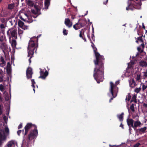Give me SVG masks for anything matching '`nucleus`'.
Returning a JSON list of instances; mask_svg holds the SVG:
<instances>
[{
  "label": "nucleus",
  "mask_w": 147,
  "mask_h": 147,
  "mask_svg": "<svg viewBox=\"0 0 147 147\" xmlns=\"http://www.w3.org/2000/svg\"><path fill=\"white\" fill-rule=\"evenodd\" d=\"M91 43L92 44L91 46L93 49L96 57V59L94 61L95 67L94 69L93 77L97 83H99L98 80L102 81V78L104 76L105 58L103 56L100 55L97 52V49L94 44L92 42Z\"/></svg>",
  "instance_id": "f257e3e1"
},
{
  "label": "nucleus",
  "mask_w": 147,
  "mask_h": 147,
  "mask_svg": "<svg viewBox=\"0 0 147 147\" xmlns=\"http://www.w3.org/2000/svg\"><path fill=\"white\" fill-rule=\"evenodd\" d=\"M38 135L37 126H35V127L33 130L30 131L28 136L26 135L24 140L27 142V147H31L32 144V140L35 139Z\"/></svg>",
  "instance_id": "f03ea898"
},
{
  "label": "nucleus",
  "mask_w": 147,
  "mask_h": 147,
  "mask_svg": "<svg viewBox=\"0 0 147 147\" xmlns=\"http://www.w3.org/2000/svg\"><path fill=\"white\" fill-rule=\"evenodd\" d=\"M32 38L30 40L28 47V54L27 56L28 57H30V58L28 59L30 64L31 62V59L33 57V55L34 54V51L36 49V46L34 40H32Z\"/></svg>",
  "instance_id": "7ed1b4c3"
},
{
  "label": "nucleus",
  "mask_w": 147,
  "mask_h": 147,
  "mask_svg": "<svg viewBox=\"0 0 147 147\" xmlns=\"http://www.w3.org/2000/svg\"><path fill=\"white\" fill-rule=\"evenodd\" d=\"M7 34L10 38L12 37L16 39L17 38V29L16 28H12L9 29L7 31Z\"/></svg>",
  "instance_id": "20e7f679"
},
{
  "label": "nucleus",
  "mask_w": 147,
  "mask_h": 147,
  "mask_svg": "<svg viewBox=\"0 0 147 147\" xmlns=\"http://www.w3.org/2000/svg\"><path fill=\"white\" fill-rule=\"evenodd\" d=\"M110 91L111 93L112 97H111L109 99V101H111L114 98H115L117 96V91L116 90H114V89L115 87V85L113 84V83L111 82H110Z\"/></svg>",
  "instance_id": "39448f33"
},
{
  "label": "nucleus",
  "mask_w": 147,
  "mask_h": 147,
  "mask_svg": "<svg viewBox=\"0 0 147 147\" xmlns=\"http://www.w3.org/2000/svg\"><path fill=\"white\" fill-rule=\"evenodd\" d=\"M127 4L128 6L126 7L127 10L133 11L135 9L134 6H136V3L133 0H128Z\"/></svg>",
  "instance_id": "423d86ee"
},
{
  "label": "nucleus",
  "mask_w": 147,
  "mask_h": 147,
  "mask_svg": "<svg viewBox=\"0 0 147 147\" xmlns=\"http://www.w3.org/2000/svg\"><path fill=\"white\" fill-rule=\"evenodd\" d=\"M4 40V38L3 35L0 36V49H2L4 52L7 48V45L3 42Z\"/></svg>",
  "instance_id": "0eeeda50"
},
{
  "label": "nucleus",
  "mask_w": 147,
  "mask_h": 147,
  "mask_svg": "<svg viewBox=\"0 0 147 147\" xmlns=\"http://www.w3.org/2000/svg\"><path fill=\"white\" fill-rule=\"evenodd\" d=\"M35 126H36L35 125L31 123H27L24 128L25 129L24 137H25L26 135L27 134L30 129L32 127L35 128Z\"/></svg>",
  "instance_id": "6e6552de"
},
{
  "label": "nucleus",
  "mask_w": 147,
  "mask_h": 147,
  "mask_svg": "<svg viewBox=\"0 0 147 147\" xmlns=\"http://www.w3.org/2000/svg\"><path fill=\"white\" fill-rule=\"evenodd\" d=\"M26 73L27 78L28 79L31 78L33 74L32 68L30 67H28L26 71Z\"/></svg>",
  "instance_id": "1a4fd4ad"
},
{
  "label": "nucleus",
  "mask_w": 147,
  "mask_h": 147,
  "mask_svg": "<svg viewBox=\"0 0 147 147\" xmlns=\"http://www.w3.org/2000/svg\"><path fill=\"white\" fill-rule=\"evenodd\" d=\"M40 73V76L39 77V78H41L42 79H45L48 75V72L46 70L44 72V71L41 69Z\"/></svg>",
  "instance_id": "9d476101"
},
{
  "label": "nucleus",
  "mask_w": 147,
  "mask_h": 147,
  "mask_svg": "<svg viewBox=\"0 0 147 147\" xmlns=\"http://www.w3.org/2000/svg\"><path fill=\"white\" fill-rule=\"evenodd\" d=\"M18 25L19 26L24 30L27 29L28 27L24 26V23L20 20H19L18 21Z\"/></svg>",
  "instance_id": "9b49d317"
},
{
  "label": "nucleus",
  "mask_w": 147,
  "mask_h": 147,
  "mask_svg": "<svg viewBox=\"0 0 147 147\" xmlns=\"http://www.w3.org/2000/svg\"><path fill=\"white\" fill-rule=\"evenodd\" d=\"M65 24L69 28L71 27L72 25L71 22L69 18H66L65 20Z\"/></svg>",
  "instance_id": "f8f14e48"
},
{
  "label": "nucleus",
  "mask_w": 147,
  "mask_h": 147,
  "mask_svg": "<svg viewBox=\"0 0 147 147\" xmlns=\"http://www.w3.org/2000/svg\"><path fill=\"white\" fill-rule=\"evenodd\" d=\"M78 23L81 28L85 26L86 24V20H79Z\"/></svg>",
  "instance_id": "ddd939ff"
},
{
  "label": "nucleus",
  "mask_w": 147,
  "mask_h": 147,
  "mask_svg": "<svg viewBox=\"0 0 147 147\" xmlns=\"http://www.w3.org/2000/svg\"><path fill=\"white\" fill-rule=\"evenodd\" d=\"M134 120L132 119H128L127 120V122L128 125L129 126L131 125L132 127H133Z\"/></svg>",
  "instance_id": "4468645a"
},
{
  "label": "nucleus",
  "mask_w": 147,
  "mask_h": 147,
  "mask_svg": "<svg viewBox=\"0 0 147 147\" xmlns=\"http://www.w3.org/2000/svg\"><path fill=\"white\" fill-rule=\"evenodd\" d=\"M15 143L14 141H11L7 143V147H15Z\"/></svg>",
  "instance_id": "2eb2a0df"
},
{
  "label": "nucleus",
  "mask_w": 147,
  "mask_h": 147,
  "mask_svg": "<svg viewBox=\"0 0 147 147\" xmlns=\"http://www.w3.org/2000/svg\"><path fill=\"white\" fill-rule=\"evenodd\" d=\"M4 76V74L3 71L0 69V82H2L3 81V78Z\"/></svg>",
  "instance_id": "dca6fc26"
},
{
  "label": "nucleus",
  "mask_w": 147,
  "mask_h": 147,
  "mask_svg": "<svg viewBox=\"0 0 147 147\" xmlns=\"http://www.w3.org/2000/svg\"><path fill=\"white\" fill-rule=\"evenodd\" d=\"M11 98V94L10 93L9 94L8 93H6L5 95V101H9L10 100Z\"/></svg>",
  "instance_id": "f3484780"
},
{
  "label": "nucleus",
  "mask_w": 147,
  "mask_h": 147,
  "mask_svg": "<svg viewBox=\"0 0 147 147\" xmlns=\"http://www.w3.org/2000/svg\"><path fill=\"white\" fill-rule=\"evenodd\" d=\"M50 2V0H45V8L47 9L48 8Z\"/></svg>",
  "instance_id": "a211bd4d"
},
{
  "label": "nucleus",
  "mask_w": 147,
  "mask_h": 147,
  "mask_svg": "<svg viewBox=\"0 0 147 147\" xmlns=\"http://www.w3.org/2000/svg\"><path fill=\"white\" fill-rule=\"evenodd\" d=\"M139 65L142 67H146L147 66V63L144 61H141L139 63Z\"/></svg>",
  "instance_id": "6ab92c4d"
},
{
  "label": "nucleus",
  "mask_w": 147,
  "mask_h": 147,
  "mask_svg": "<svg viewBox=\"0 0 147 147\" xmlns=\"http://www.w3.org/2000/svg\"><path fill=\"white\" fill-rule=\"evenodd\" d=\"M123 115L124 113H122L120 115H117V118L119 119L120 121H122L123 119Z\"/></svg>",
  "instance_id": "aec40b11"
},
{
  "label": "nucleus",
  "mask_w": 147,
  "mask_h": 147,
  "mask_svg": "<svg viewBox=\"0 0 147 147\" xmlns=\"http://www.w3.org/2000/svg\"><path fill=\"white\" fill-rule=\"evenodd\" d=\"M6 62L5 61L3 57L1 56L0 57V65H5Z\"/></svg>",
  "instance_id": "412c9836"
},
{
  "label": "nucleus",
  "mask_w": 147,
  "mask_h": 147,
  "mask_svg": "<svg viewBox=\"0 0 147 147\" xmlns=\"http://www.w3.org/2000/svg\"><path fill=\"white\" fill-rule=\"evenodd\" d=\"M141 124V122L139 121H136L134 123V125L133 124V128H136L137 127L139 126Z\"/></svg>",
  "instance_id": "4be33fe9"
},
{
  "label": "nucleus",
  "mask_w": 147,
  "mask_h": 147,
  "mask_svg": "<svg viewBox=\"0 0 147 147\" xmlns=\"http://www.w3.org/2000/svg\"><path fill=\"white\" fill-rule=\"evenodd\" d=\"M146 127H145L142 128L138 129V130L140 134H141L142 133H144V132L146 130Z\"/></svg>",
  "instance_id": "5701e85b"
},
{
  "label": "nucleus",
  "mask_w": 147,
  "mask_h": 147,
  "mask_svg": "<svg viewBox=\"0 0 147 147\" xmlns=\"http://www.w3.org/2000/svg\"><path fill=\"white\" fill-rule=\"evenodd\" d=\"M79 23H77L75 24L73 26V28L76 30L79 29L80 28V26H79Z\"/></svg>",
  "instance_id": "b1692460"
},
{
  "label": "nucleus",
  "mask_w": 147,
  "mask_h": 147,
  "mask_svg": "<svg viewBox=\"0 0 147 147\" xmlns=\"http://www.w3.org/2000/svg\"><path fill=\"white\" fill-rule=\"evenodd\" d=\"M131 97V94L130 93H128V94L126 96V98L125 99L126 100H127V101H129Z\"/></svg>",
  "instance_id": "393cba45"
},
{
  "label": "nucleus",
  "mask_w": 147,
  "mask_h": 147,
  "mask_svg": "<svg viewBox=\"0 0 147 147\" xmlns=\"http://www.w3.org/2000/svg\"><path fill=\"white\" fill-rule=\"evenodd\" d=\"M80 34H79V36L81 38H83V34L84 35V31L83 29H82L81 30H80Z\"/></svg>",
  "instance_id": "a878e982"
},
{
  "label": "nucleus",
  "mask_w": 147,
  "mask_h": 147,
  "mask_svg": "<svg viewBox=\"0 0 147 147\" xmlns=\"http://www.w3.org/2000/svg\"><path fill=\"white\" fill-rule=\"evenodd\" d=\"M6 72L7 74L9 75H10L11 74V69L10 68H6Z\"/></svg>",
  "instance_id": "bb28decb"
},
{
  "label": "nucleus",
  "mask_w": 147,
  "mask_h": 147,
  "mask_svg": "<svg viewBox=\"0 0 147 147\" xmlns=\"http://www.w3.org/2000/svg\"><path fill=\"white\" fill-rule=\"evenodd\" d=\"M142 36L143 35L142 34L140 36L138 37L137 38V39L138 40L140 41L141 42H143V41L142 39Z\"/></svg>",
  "instance_id": "cd10ccee"
},
{
  "label": "nucleus",
  "mask_w": 147,
  "mask_h": 147,
  "mask_svg": "<svg viewBox=\"0 0 147 147\" xmlns=\"http://www.w3.org/2000/svg\"><path fill=\"white\" fill-rule=\"evenodd\" d=\"M14 7L13 5L12 4H9L8 5L7 9H13Z\"/></svg>",
  "instance_id": "c85d7f7f"
},
{
  "label": "nucleus",
  "mask_w": 147,
  "mask_h": 147,
  "mask_svg": "<svg viewBox=\"0 0 147 147\" xmlns=\"http://www.w3.org/2000/svg\"><path fill=\"white\" fill-rule=\"evenodd\" d=\"M136 84V83L134 81V80H133L131 84H130V86L132 88H133L135 86Z\"/></svg>",
  "instance_id": "c756f323"
},
{
  "label": "nucleus",
  "mask_w": 147,
  "mask_h": 147,
  "mask_svg": "<svg viewBox=\"0 0 147 147\" xmlns=\"http://www.w3.org/2000/svg\"><path fill=\"white\" fill-rule=\"evenodd\" d=\"M11 45L12 46H15L16 45V40L15 39H13L12 40Z\"/></svg>",
  "instance_id": "7c9ffc66"
},
{
  "label": "nucleus",
  "mask_w": 147,
  "mask_h": 147,
  "mask_svg": "<svg viewBox=\"0 0 147 147\" xmlns=\"http://www.w3.org/2000/svg\"><path fill=\"white\" fill-rule=\"evenodd\" d=\"M6 24L5 26L3 24H1L0 25V28L1 30H3V29H5L6 26Z\"/></svg>",
  "instance_id": "2f4dec72"
},
{
  "label": "nucleus",
  "mask_w": 147,
  "mask_h": 147,
  "mask_svg": "<svg viewBox=\"0 0 147 147\" xmlns=\"http://www.w3.org/2000/svg\"><path fill=\"white\" fill-rule=\"evenodd\" d=\"M31 82H32V86L34 88H35V86H34V84L36 83L34 81V79H32L31 80Z\"/></svg>",
  "instance_id": "473e14b6"
},
{
  "label": "nucleus",
  "mask_w": 147,
  "mask_h": 147,
  "mask_svg": "<svg viewBox=\"0 0 147 147\" xmlns=\"http://www.w3.org/2000/svg\"><path fill=\"white\" fill-rule=\"evenodd\" d=\"M136 98V96L135 95H133L132 98L130 101H137Z\"/></svg>",
  "instance_id": "72a5a7b5"
},
{
  "label": "nucleus",
  "mask_w": 147,
  "mask_h": 147,
  "mask_svg": "<svg viewBox=\"0 0 147 147\" xmlns=\"http://www.w3.org/2000/svg\"><path fill=\"white\" fill-rule=\"evenodd\" d=\"M0 90L1 92L4 91V87L2 84H0Z\"/></svg>",
  "instance_id": "f704fd0d"
},
{
  "label": "nucleus",
  "mask_w": 147,
  "mask_h": 147,
  "mask_svg": "<svg viewBox=\"0 0 147 147\" xmlns=\"http://www.w3.org/2000/svg\"><path fill=\"white\" fill-rule=\"evenodd\" d=\"M130 109L131 110V111L133 112H134L135 111V110L134 109V105L133 104H132L130 106Z\"/></svg>",
  "instance_id": "c9c22d12"
},
{
  "label": "nucleus",
  "mask_w": 147,
  "mask_h": 147,
  "mask_svg": "<svg viewBox=\"0 0 147 147\" xmlns=\"http://www.w3.org/2000/svg\"><path fill=\"white\" fill-rule=\"evenodd\" d=\"M67 32L68 30L64 28L63 32V35H67Z\"/></svg>",
  "instance_id": "e433bc0d"
},
{
  "label": "nucleus",
  "mask_w": 147,
  "mask_h": 147,
  "mask_svg": "<svg viewBox=\"0 0 147 147\" xmlns=\"http://www.w3.org/2000/svg\"><path fill=\"white\" fill-rule=\"evenodd\" d=\"M140 90L141 88H137L135 89L134 91L138 93L140 92Z\"/></svg>",
  "instance_id": "4c0bfd02"
},
{
  "label": "nucleus",
  "mask_w": 147,
  "mask_h": 147,
  "mask_svg": "<svg viewBox=\"0 0 147 147\" xmlns=\"http://www.w3.org/2000/svg\"><path fill=\"white\" fill-rule=\"evenodd\" d=\"M18 34L19 35L22 34L23 31L20 29L19 28L18 30Z\"/></svg>",
  "instance_id": "58836bf2"
},
{
  "label": "nucleus",
  "mask_w": 147,
  "mask_h": 147,
  "mask_svg": "<svg viewBox=\"0 0 147 147\" xmlns=\"http://www.w3.org/2000/svg\"><path fill=\"white\" fill-rule=\"evenodd\" d=\"M34 7L36 9V10L38 12L40 10V9L38 8V7L37 5H34Z\"/></svg>",
  "instance_id": "ea45409f"
},
{
  "label": "nucleus",
  "mask_w": 147,
  "mask_h": 147,
  "mask_svg": "<svg viewBox=\"0 0 147 147\" xmlns=\"http://www.w3.org/2000/svg\"><path fill=\"white\" fill-rule=\"evenodd\" d=\"M141 145L140 143L139 142L137 143L136 144L134 145L133 147H139V146Z\"/></svg>",
  "instance_id": "a19ab883"
},
{
  "label": "nucleus",
  "mask_w": 147,
  "mask_h": 147,
  "mask_svg": "<svg viewBox=\"0 0 147 147\" xmlns=\"http://www.w3.org/2000/svg\"><path fill=\"white\" fill-rule=\"evenodd\" d=\"M31 12L32 13L34 14L35 15H36L38 14V12L36 11V10H35L34 9H32L31 10Z\"/></svg>",
  "instance_id": "79ce46f5"
},
{
  "label": "nucleus",
  "mask_w": 147,
  "mask_h": 147,
  "mask_svg": "<svg viewBox=\"0 0 147 147\" xmlns=\"http://www.w3.org/2000/svg\"><path fill=\"white\" fill-rule=\"evenodd\" d=\"M11 68V65L10 63L9 62H8L7 63V68Z\"/></svg>",
  "instance_id": "37998d69"
},
{
  "label": "nucleus",
  "mask_w": 147,
  "mask_h": 147,
  "mask_svg": "<svg viewBox=\"0 0 147 147\" xmlns=\"http://www.w3.org/2000/svg\"><path fill=\"white\" fill-rule=\"evenodd\" d=\"M140 74L139 75H137V76L136 78L137 80H139L140 79Z\"/></svg>",
  "instance_id": "c03bdc74"
},
{
  "label": "nucleus",
  "mask_w": 147,
  "mask_h": 147,
  "mask_svg": "<svg viewBox=\"0 0 147 147\" xmlns=\"http://www.w3.org/2000/svg\"><path fill=\"white\" fill-rule=\"evenodd\" d=\"M137 50L138 51L140 52V53H142L143 51V50H141V48L140 47H138L137 48Z\"/></svg>",
  "instance_id": "a18cd8bd"
},
{
  "label": "nucleus",
  "mask_w": 147,
  "mask_h": 147,
  "mask_svg": "<svg viewBox=\"0 0 147 147\" xmlns=\"http://www.w3.org/2000/svg\"><path fill=\"white\" fill-rule=\"evenodd\" d=\"M144 75L143 77L144 78H145L147 77V69L146 70V71L144 72Z\"/></svg>",
  "instance_id": "49530a36"
},
{
  "label": "nucleus",
  "mask_w": 147,
  "mask_h": 147,
  "mask_svg": "<svg viewBox=\"0 0 147 147\" xmlns=\"http://www.w3.org/2000/svg\"><path fill=\"white\" fill-rule=\"evenodd\" d=\"M0 20L2 24L4 23L5 21V19L3 18H1Z\"/></svg>",
  "instance_id": "de8ad7c7"
},
{
  "label": "nucleus",
  "mask_w": 147,
  "mask_h": 147,
  "mask_svg": "<svg viewBox=\"0 0 147 147\" xmlns=\"http://www.w3.org/2000/svg\"><path fill=\"white\" fill-rule=\"evenodd\" d=\"M147 88V86H145L144 84L142 85V90H145Z\"/></svg>",
  "instance_id": "09e8293b"
},
{
  "label": "nucleus",
  "mask_w": 147,
  "mask_h": 147,
  "mask_svg": "<svg viewBox=\"0 0 147 147\" xmlns=\"http://www.w3.org/2000/svg\"><path fill=\"white\" fill-rule=\"evenodd\" d=\"M5 131L6 133L9 132V129L8 127H6L5 129Z\"/></svg>",
  "instance_id": "8fccbe9b"
},
{
  "label": "nucleus",
  "mask_w": 147,
  "mask_h": 147,
  "mask_svg": "<svg viewBox=\"0 0 147 147\" xmlns=\"http://www.w3.org/2000/svg\"><path fill=\"white\" fill-rule=\"evenodd\" d=\"M22 127V124L21 123L18 126V129L21 128Z\"/></svg>",
  "instance_id": "3c124183"
},
{
  "label": "nucleus",
  "mask_w": 147,
  "mask_h": 147,
  "mask_svg": "<svg viewBox=\"0 0 147 147\" xmlns=\"http://www.w3.org/2000/svg\"><path fill=\"white\" fill-rule=\"evenodd\" d=\"M28 4L30 5L31 6H33V4L32 3V2L31 1H28Z\"/></svg>",
  "instance_id": "603ef678"
},
{
  "label": "nucleus",
  "mask_w": 147,
  "mask_h": 147,
  "mask_svg": "<svg viewBox=\"0 0 147 147\" xmlns=\"http://www.w3.org/2000/svg\"><path fill=\"white\" fill-rule=\"evenodd\" d=\"M22 133H23V134L24 135V140H25V138H26V136L27 135H26L25 137H25L24 136V132H24V129H23L22 130Z\"/></svg>",
  "instance_id": "864d4df0"
},
{
  "label": "nucleus",
  "mask_w": 147,
  "mask_h": 147,
  "mask_svg": "<svg viewBox=\"0 0 147 147\" xmlns=\"http://www.w3.org/2000/svg\"><path fill=\"white\" fill-rule=\"evenodd\" d=\"M21 132H22L21 130H18L17 132V133L19 136H20V134L21 133Z\"/></svg>",
  "instance_id": "5fc2aeb1"
},
{
  "label": "nucleus",
  "mask_w": 147,
  "mask_h": 147,
  "mask_svg": "<svg viewBox=\"0 0 147 147\" xmlns=\"http://www.w3.org/2000/svg\"><path fill=\"white\" fill-rule=\"evenodd\" d=\"M20 19H21V20H23V21H25H25L26 20H25L24 19V18L22 17V16H20Z\"/></svg>",
  "instance_id": "6e6d98bb"
},
{
  "label": "nucleus",
  "mask_w": 147,
  "mask_h": 147,
  "mask_svg": "<svg viewBox=\"0 0 147 147\" xmlns=\"http://www.w3.org/2000/svg\"><path fill=\"white\" fill-rule=\"evenodd\" d=\"M143 106L145 108H147V104L144 103L143 104Z\"/></svg>",
  "instance_id": "4d7b16f0"
},
{
  "label": "nucleus",
  "mask_w": 147,
  "mask_h": 147,
  "mask_svg": "<svg viewBox=\"0 0 147 147\" xmlns=\"http://www.w3.org/2000/svg\"><path fill=\"white\" fill-rule=\"evenodd\" d=\"M2 114V109L1 106L0 105V115H1Z\"/></svg>",
  "instance_id": "13d9d810"
},
{
  "label": "nucleus",
  "mask_w": 147,
  "mask_h": 147,
  "mask_svg": "<svg viewBox=\"0 0 147 147\" xmlns=\"http://www.w3.org/2000/svg\"><path fill=\"white\" fill-rule=\"evenodd\" d=\"M120 127H121L123 129H124L123 125L122 124V123H121L120 125Z\"/></svg>",
  "instance_id": "bf43d9fd"
},
{
  "label": "nucleus",
  "mask_w": 147,
  "mask_h": 147,
  "mask_svg": "<svg viewBox=\"0 0 147 147\" xmlns=\"http://www.w3.org/2000/svg\"><path fill=\"white\" fill-rule=\"evenodd\" d=\"M108 0H106V1L103 2V4L104 5H106L108 3Z\"/></svg>",
  "instance_id": "052dcab7"
},
{
  "label": "nucleus",
  "mask_w": 147,
  "mask_h": 147,
  "mask_svg": "<svg viewBox=\"0 0 147 147\" xmlns=\"http://www.w3.org/2000/svg\"><path fill=\"white\" fill-rule=\"evenodd\" d=\"M141 46L142 47L143 49L144 48V43H143L141 44Z\"/></svg>",
  "instance_id": "680f3d73"
},
{
  "label": "nucleus",
  "mask_w": 147,
  "mask_h": 147,
  "mask_svg": "<svg viewBox=\"0 0 147 147\" xmlns=\"http://www.w3.org/2000/svg\"><path fill=\"white\" fill-rule=\"evenodd\" d=\"M143 24V25H142V28H143V29H145V26L144 25V24H143H143Z\"/></svg>",
  "instance_id": "e2e57ef3"
},
{
  "label": "nucleus",
  "mask_w": 147,
  "mask_h": 147,
  "mask_svg": "<svg viewBox=\"0 0 147 147\" xmlns=\"http://www.w3.org/2000/svg\"><path fill=\"white\" fill-rule=\"evenodd\" d=\"M2 144L1 139H0V146Z\"/></svg>",
  "instance_id": "0e129e2a"
},
{
  "label": "nucleus",
  "mask_w": 147,
  "mask_h": 147,
  "mask_svg": "<svg viewBox=\"0 0 147 147\" xmlns=\"http://www.w3.org/2000/svg\"><path fill=\"white\" fill-rule=\"evenodd\" d=\"M2 137V135L1 133L0 132V139H1Z\"/></svg>",
  "instance_id": "69168bd1"
},
{
  "label": "nucleus",
  "mask_w": 147,
  "mask_h": 147,
  "mask_svg": "<svg viewBox=\"0 0 147 147\" xmlns=\"http://www.w3.org/2000/svg\"><path fill=\"white\" fill-rule=\"evenodd\" d=\"M9 22L11 23V25H12L13 24V23H12V22H13L12 20H11V21H10Z\"/></svg>",
  "instance_id": "338daca9"
},
{
  "label": "nucleus",
  "mask_w": 147,
  "mask_h": 147,
  "mask_svg": "<svg viewBox=\"0 0 147 147\" xmlns=\"http://www.w3.org/2000/svg\"><path fill=\"white\" fill-rule=\"evenodd\" d=\"M82 38L83 40H84L85 41H86V40L85 38H83H83Z\"/></svg>",
  "instance_id": "774afa93"
}]
</instances>
